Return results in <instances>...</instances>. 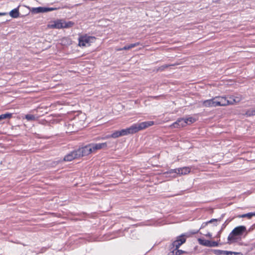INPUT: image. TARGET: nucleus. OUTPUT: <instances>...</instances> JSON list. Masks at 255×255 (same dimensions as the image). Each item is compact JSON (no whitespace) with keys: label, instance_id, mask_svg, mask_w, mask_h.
I'll return each instance as SVG.
<instances>
[{"label":"nucleus","instance_id":"6ab92c4d","mask_svg":"<svg viewBox=\"0 0 255 255\" xmlns=\"http://www.w3.org/2000/svg\"><path fill=\"white\" fill-rule=\"evenodd\" d=\"M214 253L216 255H229L230 252L216 250L214 251Z\"/></svg>","mask_w":255,"mask_h":255},{"label":"nucleus","instance_id":"20e7f679","mask_svg":"<svg viewBox=\"0 0 255 255\" xmlns=\"http://www.w3.org/2000/svg\"><path fill=\"white\" fill-rule=\"evenodd\" d=\"M246 231V228L245 226H240L236 227L229 234L228 237L229 242L231 243L233 241L235 240V236L242 235Z\"/></svg>","mask_w":255,"mask_h":255},{"label":"nucleus","instance_id":"6e6552de","mask_svg":"<svg viewBox=\"0 0 255 255\" xmlns=\"http://www.w3.org/2000/svg\"><path fill=\"white\" fill-rule=\"evenodd\" d=\"M202 105L205 107L210 108L218 107L215 97L212 99L203 101Z\"/></svg>","mask_w":255,"mask_h":255},{"label":"nucleus","instance_id":"cd10ccee","mask_svg":"<svg viewBox=\"0 0 255 255\" xmlns=\"http://www.w3.org/2000/svg\"><path fill=\"white\" fill-rule=\"evenodd\" d=\"M140 45V42H136L135 43H132V44H129L128 45V47H129V49H131V48H134L136 46H137L138 45Z\"/></svg>","mask_w":255,"mask_h":255},{"label":"nucleus","instance_id":"a211bd4d","mask_svg":"<svg viewBox=\"0 0 255 255\" xmlns=\"http://www.w3.org/2000/svg\"><path fill=\"white\" fill-rule=\"evenodd\" d=\"M198 242L200 245H203L204 246H206V247L210 246V241L209 240L199 239Z\"/></svg>","mask_w":255,"mask_h":255},{"label":"nucleus","instance_id":"f257e3e1","mask_svg":"<svg viewBox=\"0 0 255 255\" xmlns=\"http://www.w3.org/2000/svg\"><path fill=\"white\" fill-rule=\"evenodd\" d=\"M154 125L153 121L143 122L138 124H135L130 127L132 134L135 133L139 130L144 129Z\"/></svg>","mask_w":255,"mask_h":255},{"label":"nucleus","instance_id":"423d86ee","mask_svg":"<svg viewBox=\"0 0 255 255\" xmlns=\"http://www.w3.org/2000/svg\"><path fill=\"white\" fill-rule=\"evenodd\" d=\"M79 157L87 156L93 153L91 143L77 150Z\"/></svg>","mask_w":255,"mask_h":255},{"label":"nucleus","instance_id":"7c9ffc66","mask_svg":"<svg viewBox=\"0 0 255 255\" xmlns=\"http://www.w3.org/2000/svg\"><path fill=\"white\" fill-rule=\"evenodd\" d=\"M110 138H112V137L111 136V134L107 135L104 137H101V139H108Z\"/></svg>","mask_w":255,"mask_h":255},{"label":"nucleus","instance_id":"f8f14e48","mask_svg":"<svg viewBox=\"0 0 255 255\" xmlns=\"http://www.w3.org/2000/svg\"><path fill=\"white\" fill-rule=\"evenodd\" d=\"M79 158V156L77 150L73 151L67 154L64 158V160L65 161H71L72 160Z\"/></svg>","mask_w":255,"mask_h":255},{"label":"nucleus","instance_id":"0eeeda50","mask_svg":"<svg viewBox=\"0 0 255 255\" xmlns=\"http://www.w3.org/2000/svg\"><path fill=\"white\" fill-rule=\"evenodd\" d=\"M129 134H132L130 127L126 129H123L121 130L115 131L112 134H111V136L112 138H116Z\"/></svg>","mask_w":255,"mask_h":255},{"label":"nucleus","instance_id":"2f4dec72","mask_svg":"<svg viewBox=\"0 0 255 255\" xmlns=\"http://www.w3.org/2000/svg\"><path fill=\"white\" fill-rule=\"evenodd\" d=\"M229 254H231V255H243L242 253H236V252H230Z\"/></svg>","mask_w":255,"mask_h":255},{"label":"nucleus","instance_id":"9b49d317","mask_svg":"<svg viewBox=\"0 0 255 255\" xmlns=\"http://www.w3.org/2000/svg\"><path fill=\"white\" fill-rule=\"evenodd\" d=\"M93 152H95L98 150L106 148L107 147V142H103L99 143H91Z\"/></svg>","mask_w":255,"mask_h":255},{"label":"nucleus","instance_id":"e433bc0d","mask_svg":"<svg viewBox=\"0 0 255 255\" xmlns=\"http://www.w3.org/2000/svg\"><path fill=\"white\" fill-rule=\"evenodd\" d=\"M197 232H198V231H197V232H194V233H193V234H195V233H197Z\"/></svg>","mask_w":255,"mask_h":255},{"label":"nucleus","instance_id":"a878e982","mask_svg":"<svg viewBox=\"0 0 255 255\" xmlns=\"http://www.w3.org/2000/svg\"><path fill=\"white\" fill-rule=\"evenodd\" d=\"M174 65H168V64H165V65H163L160 67H159L158 69V71H163L164 70L165 68H167L171 66H173Z\"/></svg>","mask_w":255,"mask_h":255},{"label":"nucleus","instance_id":"412c9836","mask_svg":"<svg viewBox=\"0 0 255 255\" xmlns=\"http://www.w3.org/2000/svg\"><path fill=\"white\" fill-rule=\"evenodd\" d=\"M185 120L187 124H192L196 121V119L193 117H188L187 118H185Z\"/></svg>","mask_w":255,"mask_h":255},{"label":"nucleus","instance_id":"bb28decb","mask_svg":"<svg viewBox=\"0 0 255 255\" xmlns=\"http://www.w3.org/2000/svg\"><path fill=\"white\" fill-rule=\"evenodd\" d=\"M253 217L252 213H248L247 214H245L241 216L242 218L247 217L249 219H251Z\"/></svg>","mask_w":255,"mask_h":255},{"label":"nucleus","instance_id":"c9c22d12","mask_svg":"<svg viewBox=\"0 0 255 255\" xmlns=\"http://www.w3.org/2000/svg\"><path fill=\"white\" fill-rule=\"evenodd\" d=\"M207 236H209V237H211V235H210V234H208V235H207Z\"/></svg>","mask_w":255,"mask_h":255},{"label":"nucleus","instance_id":"4468645a","mask_svg":"<svg viewBox=\"0 0 255 255\" xmlns=\"http://www.w3.org/2000/svg\"><path fill=\"white\" fill-rule=\"evenodd\" d=\"M242 98L241 97L231 96L228 99V105H234L240 102Z\"/></svg>","mask_w":255,"mask_h":255},{"label":"nucleus","instance_id":"1a4fd4ad","mask_svg":"<svg viewBox=\"0 0 255 255\" xmlns=\"http://www.w3.org/2000/svg\"><path fill=\"white\" fill-rule=\"evenodd\" d=\"M218 107H224L228 105V99L225 96H216Z\"/></svg>","mask_w":255,"mask_h":255},{"label":"nucleus","instance_id":"c85d7f7f","mask_svg":"<svg viewBox=\"0 0 255 255\" xmlns=\"http://www.w3.org/2000/svg\"><path fill=\"white\" fill-rule=\"evenodd\" d=\"M218 245V244L217 242H214V241H213V242L210 241V244L209 247H217Z\"/></svg>","mask_w":255,"mask_h":255},{"label":"nucleus","instance_id":"dca6fc26","mask_svg":"<svg viewBox=\"0 0 255 255\" xmlns=\"http://www.w3.org/2000/svg\"><path fill=\"white\" fill-rule=\"evenodd\" d=\"M9 15L13 18H17L19 16V11L17 8L12 9L9 12Z\"/></svg>","mask_w":255,"mask_h":255},{"label":"nucleus","instance_id":"c756f323","mask_svg":"<svg viewBox=\"0 0 255 255\" xmlns=\"http://www.w3.org/2000/svg\"><path fill=\"white\" fill-rule=\"evenodd\" d=\"M129 50V47L128 45H126L125 46H124V47L122 48H120L119 49H118V51H121V50Z\"/></svg>","mask_w":255,"mask_h":255},{"label":"nucleus","instance_id":"5701e85b","mask_svg":"<svg viewBox=\"0 0 255 255\" xmlns=\"http://www.w3.org/2000/svg\"><path fill=\"white\" fill-rule=\"evenodd\" d=\"M246 115L248 116L255 115V109H251L246 112Z\"/></svg>","mask_w":255,"mask_h":255},{"label":"nucleus","instance_id":"f704fd0d","mask_svg":"<svg viewBox=\"0 0 255 255\" xmlns=\"http://www.w3.org/2000/svg\"><path fill=\"white\" fill-rule=\"evenodd\" d=\"M253 216H255V212L252 213Z\"/></svg>","mask_w":255,"mask_h":255},{"label":"nucleus","instance_id":"aec40b11","mask_svg":"<svg viewBox=\"0 0 255 255\" xmlns=\"http://www.w3.org/2000/svg\"><path fill=\"white\" fill-rule=\"evenodd\" d=\"M25 119L29 121H35L36 120V117L34 115L30 114L25 115Z\"/></svg>","mask_w":255,"mask_h":255},{"label":"nucleus","instance_id":"ddd939ff","mask_svg":"<svg viewBox=\"0 0 255 255\" xmlns=\"http://www.w3.org/2000/svg\"><path fill=\"white\" fill-rule=\"evenodd\" d=\"M177 175L180 176L182 175H186L189 173L191 171V169L189 167H183L182 168H177Z\"/></svg>","mask_w":255,"mask_h":255},{"label":"nucleus","instance_id":"4be33fe9","mask_svg":"<svg viewBox=\"0 0 255 255\" xmlns=\"http://www.w3.org/2000/svg\"><path fill=\"white\" fill-rule=\"evenodd\" d=\"M12 117V114L11 113H5L4 114H2L0 115V118L1 120L5 119H9Z\"/></svg>","mask_w":255,"mask_h":255},{"label":"nucleus","instance_id":"473e14b6","mask_svg":"<svg viewBox=\"0 0 255 255\" xmlns=\"http://www.w3.org/2000/svg\"><path fill=\"white\" fill-rule=\"evenodd\" d=\"M46 9H47L46 12L49 11H52L54 9V8H47V7H46Z\"/></svg>","mask_w":255,"mask_h":255},{"label":"nucleus","instance_id":"72a5a7b5","mask_svg":"<svg viewBox=\"0 0 255 255\" xmlns=\"http://www.w3.org/2000/svg\"><path fill=\"white\" fill-rule=\"evenodd\" d=\"M255 228V225L252 226L249 229V231L253 230Z\"/></svg>","mask_w":255,"mask_h":255},{"label":"nucleus","instance_id":"393cba45","mask_svg":"<svg viewBox=\"0 0 255 255\" xmlns=\"http://www.w3.org/2000/svg\"><path fill=\"white\" fill-rule=\"evenodd\" d=\"M177 168L176 169H170L167 172V174H177ZM173 177H176V175H174L173 176Z\"/></svg>","mask_w":255,"mask_h":255},{"label":"nucleus","instance_id":"b1692460","mask_svg":"<svg viewBox=\"0 0 255 255\" xmlns=\"http://www.w3.org/2000/svg\"><path fill=\"white\" fill-rule=\"evenodd\" d=\"M219 220L218 219H211V220H210L209 221L207 222H206V223H204L202 224V226H201V228H204L205 226H206L208 223H213V222H217Z\"/></svg>","mask_w":255,"mask_h":255},{"label":"nucleus","instance_id":"2eb2a0df","mask_svg":"<svg viewBox=\"0 0 255 255\" xmlns=\"http://www.w3.org/2000/svg\"><path fill=\"white\" fill-rule=\"evenodd\" d=\"M170 252L168 253V255H180L184 253L181 250H179L178 249H169Z\"/></svg>","mask_w":255,"mask_h":255},{"label":"nucleus","instance_id":"f03ea898","mask_svg":"<svg viewBox=\"0 0 255 255\" xmlns=\"http://www.w3.org/2000/svg\"><path fill=\"white\" fill-rule=\"evenodd\" d=\"M74 22L72 21H65L63 20H59L54 22L53 23L50 24L48 26L52 28H70L73 26Z\"/></svg>","mask_w":255,"mask_h":255},{"label":"nucleus","instance_id":"f3484780","mask_svg":"<svg viewBox=\"0 0 255 255\" xmlns=\"http://www.w3.org/2000/svg\"><path fill=\"white\" fill-rule=\"evenodd\" d=\"M46 10H47L46 7H38L34 8L33 9V11L35 13L44 12H46Z\"/></svg>","mask_w":255,"mask_h":255},{"label":"nucleus","instance_id":"9d476101","mask_svg":"<svg viewBox=\"0 0 255 255\" xmlns=\"http://www.w3.org/2000/svg\"><path fill=\"white\" fill-rule=\"evenodd\" d=\"M185 119H179L176 122L173 123L171 126V128H180L185 127L187 125Z\"/></svg>","mask_w":255,"mask_h":255},{"label":"nucleus","instance_id":"7ed1b4c3","mask_svg":"<svg viewBox=\"0 0 255 255\" xmlns=\"http://www.w3.org/2000/svg\"><path fill=\"white\" fill-rule=\"evenodd\" d=\"M190 237L188 233L183 234L178 236L176 240L174 241L170 246V249H179V247L185 243L186 238Z\"/></svg>","mask_w":255,"mask_h":255},{"label":"nucleus","instance_id":"39448f33","mask_svg":"<svg viewBox=\"0 0 255 255\" xmlns=\"http://www.w3.org/2000/svg\"><path fill=\"white\" fill-rule=\"evenodd\" d=\"M95 39V37L87 35L80 36L79 38V45L83 47L89 45L90 43L93 42Z\"/></svg>","mask_w":255,"mask_h":255}]
</instances>
